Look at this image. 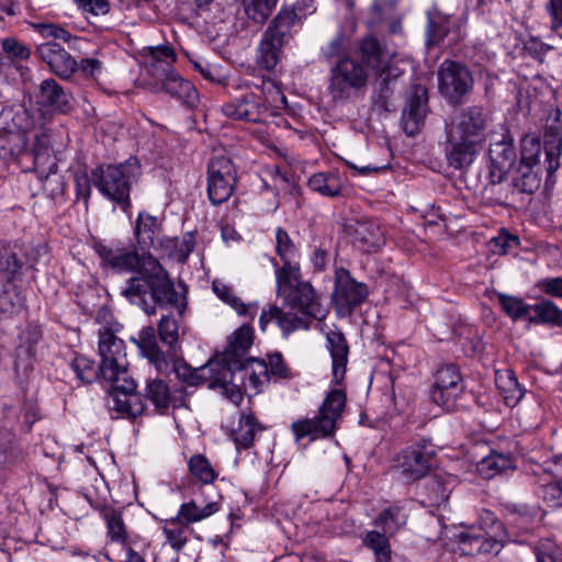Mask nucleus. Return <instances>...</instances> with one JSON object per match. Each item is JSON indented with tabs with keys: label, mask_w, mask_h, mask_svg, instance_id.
Returning <instances> with one entry per match:
<instances>
[{
	"label": "nucleus",
	"mask_w": 562,
	"mask_h": 562,
	"mask_svg": "<svg viewBox=\"0 0 562 562\" xmlns=\"http://www.w3.org/2000/svg\"><path fill=\"white\" fill-rule=\"evenodd\" d=\"M95 252L102 262L117 272H137L128 279L121 294L140 306L147 314L155 313V305L170 306L182 313L184 297L175 289L168 272L151 255H139L134 247H110L97 244Z\"/></svg>",
	"instance_id": "f257e3e1"
},
{
	"label": "nucleus",
	"mask_w": 562,
	"mask_h": 562,
	"mask_svg": "<svg viewBox=\"0 0 562 562\" xmlns=\"http://www.w3.org/2000/svg\"><path fill=\"white\" fill-rule=\"evenodd\" d=\"M325 336L326 349L331 359L333 387L326 393L316 416L299 418L291 424L296 442L304 438L315 441L333 437L347 404V393L342 382L347 372L349 345L344 333L337 327L329 329Z\"/></svg>",
	"instance_id": "f03ea898"
},
{
	"label": "nucleus",
	"mask_w": 562,
	"mask_h": 562,
	"mask_svg": "<svg viewBox=\"0 0 562 562\" xmlns=\"http://www.w3.org/2000/svg\"><path fill=\"white\" fill-rule=\"evenodd\" d=\"M142 173L140 162L130 157L117 165H101L92 171V181L109 201L126 211L131 206V187Z\"/></svg>",
	"instance_id": "7ed1b4c3"
},
{
	"label": "nucleus",
	"mask_w": 562,
	"mask_h": 562,
	"mask_svg": "<svg viewBox=\"0 0 562 562\" xmlns=\"http://www.w3.org/2000/svg\"><path fill=\"white\" fill-rule=\"evenodd\" d=\"M459 550L467 555L498 554L508 540L504 524L485 510L477 525L464 527L454 535Z\"/></svg>",
	"instance_id": "20e7f679"
},
{
	"label": "nucleus",
	"mask_w": 562,
	"mask_h": 562,
	"mask_svg": "<svg viewBox=\"0 0 562 562\" xmlns=\"http://www.w3.org/2000/svg\"><path fill=\"white\" fill-rule=\"evenodd\" d=\"M294 25L295 13L293 11H280L272 20L258 47L257 63L261 68L271 70L278 65L285 38Z\"/></svg>",
	"instance_id": "39448f33"
},
{
	"label": "nucleus",
	"mask_w": 562,
	"mask_h": 562,
	"mask_svg": "<svg viewBox=\"0 0 562 562\" xmlns=\"http://www.w3.org/2000/svg\"><path fill=\"white\" fill-rule=\"evenodd\" d=\"M98 337L101 376L104 380H120V376L130 374L125 342L108 327L100 328Z\"/></svg>",
	"instance_id": "423d86ee"
},
{
	"label": "nucleus",
	"mask_w": 562,
	"mask_h": 562,
	"mask_svg": "<svg viewBox=\"0 0 562 562\" xmlns=\"http://www.w3.org/2000/svg\"><path fill=\"white\" fill-rule=\"evenodd\" d=\"M474 78L463 64L447 59L438 68V89L451 104H460L472 92Z\"/></svg>",
	"instance_id": "0eeeda50"
},
{
	"label": "nucleus",
	"mask_w": 562,
	"mask_h": 562,
	"mask_svg": "<svg viewBox=\"0 0 562 562\" xmlns=\"http://www.w3.org/2000/svg\"><path fill=\"white\" fill-rule=\"evenodd\" d=\"M108 381L112 383L108 405L117 413V417L135 419L149 414L143 396L136 392L137 383L130 374Z\"/></svg>",
	"instance_id": "6e6552de"
},
{
	"label": "nucleus",
	"mask_w": 562,
	"mask_h": 562,
	"mask_svg": "<svg viewBox=\"0 0 562 562\" xmlns=\"http://www.w3.org/2000/svg\"><path fill=\"white\" fill-rule=\"evenodd\" d=\"M364 66L350 57L340 58L330 70L329 91L335 100H346L367 83Z\"/></svg>",
	"instance_id": "1a4fd4ad"
},
{
	"label": "nucleus",
	"mask_w": 562,
	"mask_h": 562,
	"mask_svg": "<svg viewBox=\"0 0 562 562\" xmlns=\"http://www.w3.org/2000/svg\"><path fill=\"white\" fill-rule=\"evenodd\" d=\"M207 195L213 205L229 200L237 183V170L231 158L213 157L207 166Z\"/></svg>",
	"instance_id": "9d476101"
},
{
	"label": "nucleus",
	"mask_w": 562,
	"mask_h": 562,
	"mask_svg": "<svg viewBox=\"0 0 562 562\" xmlns=\"http://www.w3.org/2000/svg\"><path fill=\"white\" fill-rule=\"evenodd\" d=\"M368 295L369 289L366 283L357 281L345 268L336 269L333 302L338 313L350 315Z\"/></svg>",
	"instance_id": "9b49d317"
},
{
	"label": "nucleus",
	"mask_w": 562,
	"mask_h": 562,
	"mask_svg": "<svg viewBox=\"0 0 562 562\" xmlns=\"http://www.w3.org/2000/svg\"><path fill=\"white\" fill-rule=\"evenodd\" d=\"M462 392V378L454 364H447L437 370L431 390V398L437 405L447 411H452Z\"/></svg>",
	"instance_id": "f8f14e48"
},
{
	"label": "nucleus",
	"mask_w": 562,
	"mask_h": 562,
	"mask_svg": "<svg viewBox=\"0 0 562 562\" xmlns=\"http://www.w3.org/2000/svg\"><path fill=\"white\" fill-rule=\"evenodd\" d=\"M36 56L60 79H70L78 71V63L60 44L47 41L36 46Z\"/></svg>",
	"instance_id": "ddd939ff"
},
{
	"label": "nucleus",
	"mask_w": 562,
	"mask_h": 562,
	"mask_svg": "<svg viewBox=\"0 0 562 562\" xmlns=\"http://www.w3.org/2000/svg\"><path fill=\"white\" fill-rule=\"evenodd\" d=\"M144 401L147 400L153 405L149 415H165L171 408L184 406L186 395L182 390H171L168 383L161 379L148 381L145 387Z\"/></svg>",
	"instance_id": "4468645a"
},
{
	"label": "nucleus",
	"mask_w": 562,
	"mask_h": 562,
	"mask_svg": "<svg viewBox=\"0 0 562 562\" xmlns=\"http://www.w3.org/2000/svg\"><path fill=\"white\" fill-rule=\"evenodd\" d=\"M427 112V89L420 85L412 87L402 113V126L407 137H414L419 132Z\"/></svg>",
	"instance_id": "2eb2a0df"
},
{
	"label": "nucleus",
	"mask_w": 562,
	"mask_h": 562,
	"mask_svg": "<svg viewBox=\"0 0 562 562\" xmlns=\"http://www.w3.org/2000/svg\"><path fill=\"white\" fill-rule=\"evenodd\" d=\"M291 310H297L307 317L322 321L328 311L321 304L318 295L310 282H303L283 296Z\"/></svg>",
	"instance_id": "dca6fc26"
},
{
	"label": "nucleus",
	"mask_w": 562,
	"mask_h": 562,
	"mask_svg": "<svg viewBox=\"0 0 562 562\" xmlns=\"http://www.w3.org/2000/svg\"><path fill=\"white\" fill-rule=\"evenodd\" d=\"M486 128L482 108L470 106L462 111L449 125V140H468L479 137Z\"/></svg>",
	"instance_id": "f3484780"
},
{
	"label": "nucleus",
	"mask_w": 562,
	"mask_h": 562,
	"mask_svg": "<svg viewBox=\"0 0 562 562\" xmlns=\"http://www.w3.org/2000/svg\"><path fill=\"white\" fill-rule=\"evenodd\" d=\"M255 340V329L250 324H244L235 329L227 338V346L217 356L220 366L233 367L245 361Z\"/></svg>",
	"instance_id": "a211bd4d"
},
{
	"label": "nucleus",
	"mask_w": 562,
	"mask_h": 562,
	"mask_svg": "<svg viewBox=\"0 0 562 562\" xmlns=\"http://www.w3.org/2000/svg\"><path fill=\"white\" fill-rule=\"evenodd\" d=\"M537 495L550 507L562 505V457L546 462Z\"/></svg>",
	"instance_id": "6ab92c4d"
},
{
	"label": "nucleus",
	"mask_w": 562,
	"mask_h": 562,
	"mask_svg": "<svg viewBox=\"0 0 562 562\" xmlns=\"http://www.w3.org/2000/svg\"><path fill=\"white\" fill-rule=\"evenodd\" d=\"M461 20L450 15H436L428 19L427 45L452 46L464 35Z\"/></svg>",
	"instance_id": "aec40b11"
},
{
	"label": "nucleus",
	"mask_w": 562,
	"mask_h": 562,
	"mask_svg": "<svg viewBox=\"0 0 562 562\" xmlns=\"http://www.w3.org/2000/svg\"><path fill=\"white\" fill-rule=\"evenodd\" d=\"M239 382L249 395L258 394L269 383L268 364L265 359L247 358L238 364L233 366Z\"/></svg>",
	"instance_id": "412c9836"
},
{
	"label": "nucleus",
	"mask_w": 562,
	"mask_h": 562,
	"mask_svg": "<svg viewBox=\"0 0 562 562\" xmlns=\"http://www.w3.org/2000/svg\"><path fill=\"white\" fill-rule=\"evenodd\" d=\"M520 143L519 165L540 168V157L544 153V164L549 176H551L559 167V158L561 155L562 143Z\"/></svg>",
	"instance_id": "4be33fe9"
},
{
	"label": "nucleus",
	"mask_w": 562,
	"mask_h": 562,
	"mask_svg": "<svg viewBox=\"0 0 562 562\" xmlns=\"http://www.w3.org/2000/svg\"><path fill=\"white\" fill-rule=\"evenodd\" d=\"M395 467L408 481H416L426 475L429 469V458L422 445H412L398 452Z\"/></svg>",
	"instance_id": "5701e85b"
},
{
	"label": "nucleus",
	"mask_w": 562,
	"mask_h": 562,
	"mask_svg": "<svg viewBox=\"0 0 562 562\" xmlns=\"http://www.w3.org/2000/svg\"><path fill=\"white\" fill-rule=\"evenodd\" d=\"M207 367L214 373L212 385L222 389L225 396L233 404L238 405L246 392L233 367L220 366V362H210Z\"/></svg>",
	"instance_id": "b1692460"
},
{
	"label": "nucleus",
	"mask_w": 562,
	"mask_h": 562,
	"mask_svg": "<svg viewBox=\"0 0 562 562\" xmlns=\"http://www.w3.org/2000/svg\"><path fill=\"white\" fill-rule=\"evenodd\" d=\"M384 234L378 223L358 222L353 229V244L364 252H373L384 245Z\"/></svg>",
	"instance_id": "393cba45"
},
{
	"label": "nucleus",
	"mask_w": 562,
	"mask_h": 562,
	"mask_svg": "<svg viewBox=\"0 0 562 562\" xmlns=\"http://www.w3.org/2000/svg\"><path fill=\"white\" fill-rule=\"evenodd\" d=\"M223 112L227 117L244 120L248 122H260L265 120L261 105L254 95H247L226 103Z\"/></svg>",
	"instance_id": "a878e982"
},
{
	"label": "nucleus",
	"mask_w": 562,
	"mask_h": 562,
	"mask_svg": "<svg viewBox=\"0 0 562 562\" xmlns=\"http://www.w3.org/2000/svg\"><path fill=\"white\" fill-rule=\"evenodd\" d=\"M492 177L502 180L503 176L514 165L517 153L514 143H491L488 148Z\"/></svg>",
	"instance_id": "bb28decb"
},
{
	"label": "nucleus",
	"mask_w": 562,
	"mask_h": 562,
	"mask_svg": "<svg viewBox=\"0 0 562 562\" xmlns=\"http://www.w3.org/2000/svg\"><path fill=\"white\" fill-rule=\"evenodd\" d=\"M164 89L188 108H194L199 103V93L194 86L181 78L177 72L171 71L167 74Z\"/></svg>",
	"instance_id": "cd10ccee"
},
{
	"label": "nucleus",
	"mask_w": 562,
	"mask_h": 562,
	"mask_svg": "<svg viewBox=\"0 0 562 562\" xmlns=\"http://www.w3.org/2000/svg\"><path fill=\"white\" fill-rule=\"evenodd\" d=\"M271 262L274 267L277 294L279 296L283 297L286 293L295 289V286H299V284L304 282L301 281V267L299 260L282 262L280 266L279 262L272 258Z\"/></svg>",
	"instance_id": "c85d7f7f"
},
{
	"label": "nucleus",
	"mask_w": 562,
	"mask_h": 562,
	"mask_svg": "<svg viewBox=\"0 0 562 562\" xmlns=\"http://www.w3.org/2000/svg\"><path fill=\"white\" fill-rule=\"evenodd\" d=\"M38 102L44 106L61 112L70 108V94L55 79H45L40 85Z\"/></svg>",
	"instance_id": "c756f323"
},
{
	"label": "nucleus",
	"mask_w": 562,
	"mask_h": 562,
	"mask_svg": "<svg viewBox=\"0 0 562 562\" xmlns=\"http://www.w3.org/2000/svg\"><path fill=\"white\" fill-rule=\"evenodd\" d=\"M360 50L369 67L382 76L389 71L391 55L383 49L376 38L367 36L360 44Z\"/></svg>",
	"instance_id": "7c9ffc66"
},
{
	"label": "nucleus",
	"mask_w": 562,
	"mask_h": 562,
	"mask_svg": "<svg viewBox=\"0 0 562 562\" xmlns=\"http://www.w3.org/2000/svg\"><path fill=\"white\" fill-rule=\"evenodd\" d=\"M212 289L216 296L224 303L229 305L239 316L252 321L258 313V303H244L234 292L232 286L226 283L215 280L213 281Z\"/></svg>",
	"instance_id": "2f4dec72"
},
{
	"label": "nucleus",
	"mask_w": 562,
	"mask_h": 562,
	"mask_svg": "<svg viewBox=\"0 0 562 562\" xmlns=\"http://www.w3.org/2000/svg\"><path fill=\"white\" fill-rule=\"evenodd\" d=\"M161 531L168 544L176 553L183 550L192 529L177 516L161 521Z\"/></svg>",
	"instance_id": "473e14b6"
},
{
	"label": "nucleus",
	"mask_w": 562,
	"mask_h": 562,
	"mask_svg": "<svg viewBox=\"0 0 562 562\" xmlns=\"http://www.w3.org/2000/svg\"><path fill=\"white\" fill-rule=\"evenodd\" d=\"M307 184L311 190L327 198L341 195L344 187L342 179L337 171L314 173L310 177Z\"/></svg>",
	"instance_id": "72a5a7b5"
},
{
	"label": "nucleus",
	"mask_w": 562,
	"mask_h": 562,
	"mask_svg": "<svg viewBox=\"0 0 562 562\" xmlns=\"http://www.w3.org/2000/svg\"><path fill=\"white\" fill-rule=\"evenodd\" d=\"M261 427L255 416L249 414H241L238 426L232 431V439L238 451L249 449L255 441V437Z\"/></svg>",
	"instance_id": "f704fd0d"
},
{
	"label": "nucleus",
	"mask_w": 562,
	"mask_h": 562,
	"mask_svg": "<svg viewBox=\"0 0 562 562\" xmlns=\"http://www.w3.org/2000/svg\"><path fill=\"white\" fill-rule=\"evenodd\" d=\"M407 521V515L403 506L393 504L384 508L378 517L373 520V525L386 532V535L394 536L398 532Z\"/></svg>",
	"instance_id": "c9c22d12"
},
{
	"label": "nucleus",
	"mask_w": 562,
	"mask_h": 562,
	"mask_svg": "<svg viewBox=\"0 0 562 562\" xmlns=\"http://www.w3.org/2000/svg\"><path fill=\"white\" fill-rule=\"evenodd\" d=\"M220 508L221 505L217 502H210L202 506L195 501H189L180 505L176 516L190 527L192 524L200 522L213 516Z\"/></svg>",
	"instance_id": "e433bc0d"
},
{
	"label": "nucleus",
	"mask_w": 562,
	"mask_h": 562,
	"mask_svg": "<svg viewBox=\"0 0 562 562\" xmlns=\"http://www.w3.org/2000/svg\"><path fill=\"white\" fill-rule=\"evenodd\" d=\"M480 143H449L446 156L449 165L454 169L469 167L479 154Z\"/></svg>",
	"instance_id": "4c0bfd02"
},
{
	"label": "nucleus",
	"mask_w": 562,
	"mask_h": 562,
	"mask_svg": "<svg viewBox=\"0 0 562 562\" xmlns=\"http://www.w3.org/2000/svg\"><path fill=\"white\" fill-rule=\"evenodd\" d=\"M390 535L384 531L369 530L362 536V543L373 552L375 562H391L392 550L390 544Z\"/></svg>",
	"instance_id": "58836bf2"
},
{
	"label": "nucleus",
	"mask_w": 562,
	"mask_h": 562,
	"mask_svg": "<svg viewBox=\"0 0 562 562\" xmlns=\"http://www.w3.org/2000/svg\"><path fill=\"white\" fill-rule=\"evenodd\" d=\"M188 471L192 479L202 485L212 484L218 477V472L202 453H195L189 458Z\"/></svg>",
	"instance_id": "ea45409f"
},
{
	"label": "nucleus",
	"mask_w": 562,
	"mask_h": 562,
	"mask_svg": "<svg viewBox=\"0 0 562 562\" xmlns=\"http://www.w3.org/2000/svg\"><path fill=\"white\" fill-rule=\"evenodd\" d=\"M528 321L535 324L561 326L562 310H560L552 301L543 300L540 303L530 305V315Z\"/></svg>",
	"instance_id": "a19ab883"
},
{
	"label": "nucleus",
	"mask_w": 562,
	"mask_h": 562,
	"mask_svg": "<svg viewBox=\"0 0 562 562\" xmlns=\"http://www.w3.org/2000/svg\"><path fill=\"white\" fill-rule=\"evenodd\" d=\"M496 385L507 406H516L524 396V392L513 371L496 372Z\"/></svg>",
	"instance_id": "79ce46f5"
},
{
	"label": "nucleus",
	"mask_w": 562,
	"mask_h": 562,
	"mask_svg": "<svg viewBox=\"0 0 562 562\" xmlns=\"http://www.w3.org/2000/svg\"><path fill=\"white\" fill-rule=\"evenodd\" d=\"M102 518L106 525V535L110 540L125 544L128 540V533L122 513L115 508H108L102 513Z\"/></svg>",
	"instance_id": "37998d69"
},
{
	"label": "nucleus",
	"mask_w": 562,
	"mask_h": 562,
	"mask_svg": "<svg viewBox=\"0 0 562 562\" xmlns=\"http://www.w3.org/2000/svg\"><path fill=\"white\" fill-rule=\"evenodd\" d=\"M364 147L374 157L367 165L359 168L361 173L380 171L390 165L392 150L389 143H366Z\"/></svg>",
	"instance_id": "c03bdc74"
},
{
	"label": "nucleus",
	"mask_w": 562,
	"mask_h": 562,
	"mask_svg": "<svg viewBox=\"0 0 562 562\" xmlns=\"http://www.w3.org/2000/svg\"><path fill=\"white\" fill-rule=\"evenodd\" d=\"M157 231L158 223L156 217L146 213L138 214L135 226V237L143 249L149 248L154 245Z\"/></svg>",
	"instance_id": "a18cd8bd"
},
{
	"label": "nucleus",
	"mask_w": 562,
	"mask_h": 562,
	"mask_svg": "<svg viewBox=\"0 0 562 562\" xmlns=\"http://www.w3.org/2000/svg\"><path fill=\"white\" fill-rule=\"evenodd\" d=\"M540 168L519 165L514 178V187L520 192L532 194L541 184Z\"/></svg>",
	"instance_id": "49530a36"
},
{
	"label": "nucleus",
	"mask_w": 562,
	"mask_h": 562,
	"mask_svg": "<svg viewBox=\"0 0 562 562\" xmlns=\"http://www.w3.org/2000/svg\"><path fill=\"white\" fill-rule=\"evenodd\" d=\"M274 251L281 262L297 261L300 259V250L294 244L289 233L282 227L276 229Z\"/></svg>",
	"instance_id": "de8ad7c7"
},
{
	"label": "nucleus",
	"mask_w": 562,
	"mask_h": 562,
	"mask_svg": "<svg viewBox=\"0 0 562 562\" xmlns=\"http://www.w3.org/2000/svg\"><path fill=\"white\" fill-rule=\"evenodd\" d=\"M29 26L44 40H53L54 42L59 40L70 43L74 37L65 27L48 21H31Z\"/></svg>",
	"instance_id": "09e8293b"
},
{
	"label": "nucleus",
	"mask_w": 562,
	"mask_h": 562,
	"mask_svg": "<svg viewBox=\"0 0 562 562\" xmlns=\"http://www.w3.org/2000/svg\"><path fill=\"white\" fill-rule=\"evenodd\" d=\"M262 188L267 191L279 194L285 192L290 188V178L282 172L278 166H270L262 170L261 175Z\"/></svg>",
	"instance_id": "8fccbe9b"
},
{
	"label": "nucleus",
	"mask_w": 562,
	"mask_h": 562,
	"mask_svg": "<svg viewBox=\"0 0 562 562\" xmlns=\"http://www.w3.org/2000/svg\"><path fill=\"white\" fill-rule=\"evenodd\" d=\"M22 266L14 252L9 249L0 250V283L10 286L20 274Z\"/></svg>",
	"instance_id": "3c124183"
},
{
	"label": "nucleus",
	"mask_w": 562,
	"mask_h": 562,
	"mask_svg": "<svg viewBox=\"0 0 562 562\" xmlns=\"http://www.w3.org/2000/svg\"><path fill=\"white\" fill-rule=\"evenodd\" d=\"M261 90L265 97V104L261 106L263 114L269 110L273 113L286 106V98L273 80H263Z\"/></svg>",
	"instance_id": "603ef678"
},
{
	"label": "nucleus",
	"mask_w": 562,
	"mask_h": 562,
	"mask_svg": "<svg viewBox=\"0 0 562 562\" xmlns=\"http://www.w3.org/2000/svg\"><path fill=\"white\" fill-rule=\"evenodd\" d=\"M510 467V458L499 453H492L482 459L477 465V471L484 479H492Z\"/></svg>",
	"instance_id": "864d4df0"
},
{
	"label": "nucleus",
	"mask_w": 562,
	"mask_h": 562,
	"mask_svg": "<svg viewBox=\"0 0 562 562\" xmlns=\"http://www.w3.org/2000/svg\"><path fill=\"white\" fill-rule=\"evenodd\" d=\"M1 50L14 63L16 67L31 57V48L15 37H5L0 41Z\"/></svg>",
	"instance_id": "5fc2aeb1"
},
{
	"label": "nucleus",
	"mask_w": 562,
	"mask_h": 562,
	"mask_svg": "<svg viewBox=\"0 0 562 562\" xmlns=\"http://www.w3.org/2000/svg\"><path fill=\"white\" fill-rule=\"evenodd\" d=\"M498 301L503 311L514 321L529 318L531 304H526L519 297L503 293L498 294Z\"/></svg>",
	"instance_id": "6e6d98bb"
},
{
	"label": "nucleus",
	"mask_w": 562,
	"mask_h": 562,
	"mask_svg": "<svg viewBox=\"0 0 562 562\" xmlns=\"http://www.w3.org/2000/svg\"><path fill=\"white\" fill-rule=\"evenodd\" d=\"M70 366L77 379L82 383H91L101 376L99 367L97 368L94 362L86 356H77Z\"/></svg>",
	"instance_id": "4d7b16f0"
},
{
	"label": "nucleus",
	"mask_w": 562,
	"mask_h": 562,
	"mask_svg": "<svg viewBox=\"0 0 562 562\" xmlns=\"http://www.w3.org/2000/svg\"><path fill=\"white\" fill-rule=\"evenodd\" d=\"M277 2L278 0H244L245 12L256 23H263Z\"/></svg>",
	"instance_id": "13d9d810"
},
{
	"label": "nucleus",
	"mask_w": 562,
	"mask_h": 562,
	"mask_svg": "<svg viewBox=\"0 0 562 562\" xmlns=\"http://www.w3.org/2000/svg\"><path fill=\"white\" fill-rule=\"evenodd\" d=\"M269 380H292L296 376L295 372L284 361L280 352L268 355Z\"/></svg>",
	"instance_id": "bf43d9fd"
},
{
	"label": "nucleus",
	"mask_w": 562,
	"mask_h": 562,
	"mask_svg": "<svg viewBox=\"0 0 562 562\" xmlns=\"http://www.w3.org/2000/svg\"><path fill=\"white\" fill-rule=\"evenodd\" d=\"M278 326L282 330V333L288 336L291 333L299 329H308L310 328V317L302 315L297 316L293 312H283L280 308Z\"/></svg>",
	"instance_id": "052dcab7"
},
{
	"label": "nucleus",
	"mask_w": 562,
	"mask_h": 562,
	"mask_svg": "<svg viewBox=\"0 0 562 562\" xmlns=\"http://www.w3.org/2000/svg\"><path fill=\"white\" fill-rule=\"evenodd\" d=\"M330 259V243L326 239H321L312 245L310 254V262L315 271H324Z\"/></svg>",
	"instance_id": "680f3d73"
},
{
	"label": "nucleus",
	"mask_w": 562,
	"mask_h": 562,
	"mask_svg": "<svg viewBox=\"0 0 562 562\" xmlns=\"http://www.w3.org/2000/svg\"><path fill=\"white\" fill-rule=\"evenodd\" d=\"M520 241L518 236L501 231L497 236L493 237L490 243V250L497 255H506L517 249Z\"/></svg>",
	"instance_id": "e2e57ef3"
},
{
	"label": "nucleus",
	"mask_w": 562,
	"mask_h": 562,
	"mask_svg": "<svg viewBox=\"0 0 562 562\" xmlns=\"http://www.w3.org/2000/svg\"><path fill=\"white\" fill-rule=\"evenodd\" d=\"M537 562H562V549L550 539H542L535 549Z\"/></svg>",
	"instance_id": "0e129e2a"
},
{
	"label": "nucleus",
	"mask_w": 562,
	"mask_h": 562,
	"mask_svg": "<svg viewBox=\"0 0 562 562\" xmlns=\"http://www.w3.org/2000/svg\"><path fill=\"white\" fill-rule=\"evenodd\" d=\"M158 333L160 340L168 345L173 346L179 339V324L178 321L172 316H162L159 326Z\"/></svg>",
	"instance_id": "69168bd1"
},
{
	"label": "nucleus",
	"mask_w": 562,
	"mask_h": 562,
	"mask_svg": "<svg viewBox=\"0 0 562 562\" xmlns=\"http://www.w3.org/2000/svg\"><path fill=\"white\" fill-rule=\"evenodd\" d=\"M395 7L396 2L394 0H373L368 22L374 25L384 21L394 13Z\"/></svg>",
	"instance_id": "338daca9"
},
{
	"label": "nucleus",
	"mask_w": 562,
	"mask_h": 562,
	"mask_svg": "<svg viewBox=\"0 0 562 562\" xmlns=\"http://www.w3.org/2000/svg\"><path fill=\"white\" fill-rule=\"evenodd\" d=\"M544 137L549 138V140H562V119L560 111H557L554 115L548 117L544 126Z\"/></svg>",
	"instance_id": "774afa93"
}]
</instances>
